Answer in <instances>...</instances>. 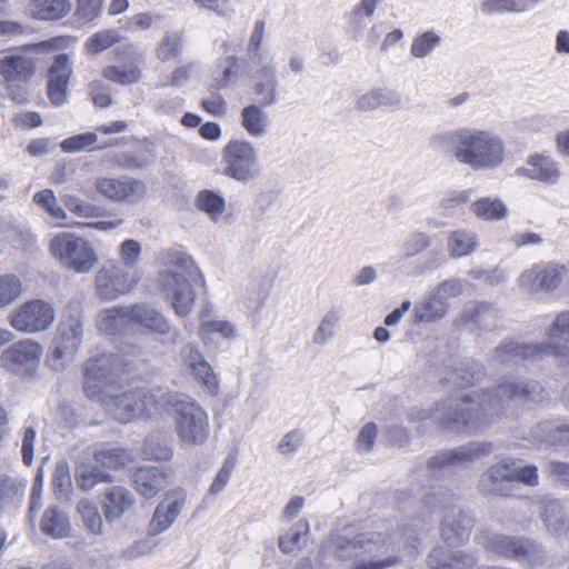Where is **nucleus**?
I'll use <instances>...</instances> for the list:
<instances>
[{"label":"nucleus","mask_w":569,"mask_h":569,"mask_svg":"<svg viewBox=\"0 0 569 569\" xmlns=\"http://www.w3.org/2000/svg\"><path fill=\"white\" fill-rule=\"evenodd\" d=\"M77 510L88 531L92 535L102 533V518L93 502L88 499H82L78 502Z\"/></svg>","instance_id":"6e6d98bb"},{"label":"nucleus","mask_w":569,"mask_h":569,"mask_svg":"<svg viewBox=\"0 0 569 569\" xmlns=\"http://www.w3.org/2000/svg\"><path fill=\"white\" fill-rule=\"evenodd\" d=\"M142 66L143 59L140 54L131 61L106 67L102 70V76L111 82L130 86L141 81Z\"/></svg>","instance_id":"72a5a7b5"},{"label":"nucleus","mask_w":569,"mask_h":569,"mask_svg":"<svg viewBox=\"0 0 569 569\" xmlns=\"http://www.w3.org/2000/svg\"><path fill=\"white\" fill-rule=\"evenodd\" d=\"M196 206L213 222L220 221L226 211L224 198L212 190L200 191L196 198Z\"/></svg>","instance_id":"c03bdc74"},{"label":"nucleus","mask_w":569,"mask_h":569,"mask_svg":"<svg viewBox=\"0 0 569 569\" xmlns=\"http://www.w3.org/2000/svg\"><path fill=\"white\" fill-rule=\"evenodd\" d=\"M266 23L263 20H257L253 24L248 44L247 52L253 64H262L263 61L269 60L262 50V41L264 38Z\"/></svg>","instance_id":"5fc2aeb1"},{"label":"nucleus","mask_w":569,"mask_h":569,"mask_svg":"<svg viewBox=\"0 0 569 569\" xmlns=\"http://www.w3.org/2000/svg\"><path fill=\"white\" fill-rule=\"evenodd\" d=\"M66 208L81 218H98L102 216L101 208L76 196L67 194L63 197Z\"/></svg>","instance_id":"0e129e2a"},{"label":"nucleus","mask_w":569,"mask_h":569,"mask_svg":"<svg viewBox=\"0 0 569 569\" xmlns=\"http://www.w3.org/2000/svg\"><path fill=\"white\" fill-rule=\"evenodd\" d=\"M341 319L337 309L328 310L321 318L319 326L313 332L312 341L316 345H325L335 336V330Z\"/></svg>","instance_id":"603ef678"},{"label":"nucleus","mask_w":569,"mask_h":569,"mask_svg":"<svg viewBox=\"0 0 569 569\" xmlns=\"http://www.w3.org/2000/svg\"><path fill=\"white\" fill-rule=\"evenodd\" d=\"M98 192L114 202H138L147 193L143 181L133 178H99L96 181Z\"/></svg>","instance_id":"aec40b11"},{"label":"nucleus","mask_w":569,"mask_h":569,"mask_svg":"<svg viewBox=\"0 0 569 569\" xmlns=\"http://www.w3.org/2000/svg\"><path fill=\"white\" fill-rule=\"evenodd\" d=\"M131 480L141 497L151 499L168 487L169 473L157 466H142L132 472Z\"/></svg>","instance_id":"393cba45"},{"label":"nucleus","mask_w":569,"mask_h":569,"mask_svg":"<svg viewBox=\"0 0 569 569\" xmlns=\"http://www.w3.org/2000/svg\"><path fill=\"white\" fill-rule=\"evenodd\" d=\"M566 267L556 262L533 263L523 270L517 282L519 287L529 293L550 292L562 282Z\"/></svg>","instance_id":"2eb2a0df"},{"label":"nucleus","mask_w":569,"mask_h":569,"mask_svg":"<svg viewBox=\"0 0 569 569\" xmlns=\"http://www.w3.org/2000/svg\"><path fill=\"white\" fill-rule=\"evenodd\" d=\"M222 173L241 184H248L261 176L259 153L246 139H231L221 150Z\"/></svg>","instance_id":"9d476101"},{"label":"nucleus","mask_w":569,"mask_h":569,"mask_svg":"<svg viewBox=\"0 0 569 569\" xmlns=\"http://www.w3.org/2000/svg\"><path fill=\"white\" fill-rule=\"evenodd\" d=\"M94 460L108 469H119L133 461L131 451L123 448H102L93 453Z\"/></svg>","instance_id":"49530a36"},{"label":"nucleus","mask_w":569,"mask_h":569,"mask_svg":"<svg viewBox=\"0 0 569 569\" xmlns=\"http://www.w3.org/2000/svg\"><path fill=\"white\" fill-rule=\"evenodd\" d=\"M476 562L473 555L461 551L449 556L440 547L435 548L428 557V565L432 569H470Z\"/></svg>","instance_id":"f704fd0d"},{"label":"nucleus","mask_w":569,"mask_h":569,"mask_svg":"<svg viewBox=\"0 0 569 569\" xmlns=\"http://www.w3.org/2000/svg\"><path fill=\"white\" fill-rule=\"evenodd\" d=\"M139 281L134 270H127L116 261H106L97 271V295L104 300H114L130 292Z\"/></svg>","instance_id":"ddd939ff"},{"label":"nucleus","mask_w":569,"mask_h":569,"mask_svg":"<svg viewBox=\"0 0 569 569\" xmlns=\"http://www.w3.org/2000/svg\"><path fill=\"white\" fill-rule=\"evenodd\" d=\"M82 342V320L79 315H63L53 338L54 369H61L77 355Z\"/></svg>","instance_id":"4468645a"},{"label":"nucleus","mask_w":569,"mask_h":569,"mask_svg":"<svg viewBox=\"0 0 569 569\" xmlns=\"http://www.w3.org/2000/svg\"><path fill=\"white\" fill-rule=\"evenodd\" d=\"M72 74L69 56L57 54L47 72V93L52 104L59 107L68 99V83Z\"/></svg>","instance_id":"4be33fe9"},{"label":"nucleus","mask_w":569,"mask_h":569,"mask_svg":"<svg viewBox=\"0 0 569 569\" xmlns=\"http://www.w3.org/2000/svg\"><path fill=\"white\" fill-rule=\"evenodd\" d=\"M310 523L307 519L296 522L286 533L279 537V548L283 553H292L307 545Z\"/></svg>","instance_id":"a19ab883"},{"label":"nucleus","mask_w":569,"mask_h":569,"mask_svg":"<svg viewBox=\"0 0 569 569\" xmlns=\"http://www.w3.org/2000/svg\"><path fill=\"white\" fill-rule=\"evenodd\" d=\"M22 291L23 284L20 277L12 273L0 276V309L16 301Z\"/></svg>","instance_id":"864d4df0"},{"label":"nucleus","mask_w":569,"mask_h":569,"mask_svg":"<svg viewBox=\"0 0 569 569\" xmlns=\"http://www.w3.org/2000/svg\"><path fill=\"white\" fill-rule=\"evenodd\" d=\"M200 332L201 335H219L223 339H234L237 331L234 326L224 319L210 318L208 313H202L200 319Z\"/></svg>","instance_id":"8fccbe9b"},{"label":"nucleus","mask_w":569,"mask_h":569,"mask_svg":"<svg viewBox=\"0 0 569 569\" xmlns=\"http://www.w3.org/2000/svg\"><path fill=\"white\" fill-rule=\"evenodd\" d=\"M33 72L34 62L28 56L10 53L0 58V78L6 82L27 81Z\"/></svg>","instance_id":"c756f323"},{"label":"nucleus","mask_w":569,"mask_h":569,"mask_svg":"<svg viewBox=\"0 0 569 569\" xmlns=\"http://www.w3.org/2000/svg\"><path fill=\"white\" fill-rule=\"evenodd\" d=\"M520 0H483L480 10L483 14L520 13Z\"/></svg>","instance_id":"774afa93"},{"label":"nucleus","mask_w":569,"mask_h":569,"mask_svg":"<svg viewBox=\"0 0 569 569\" xmlns=\"http://www.w3.org/2000/svg\"><path fill=\"white\" fill-rule=\"evenodd\" d=\"M191 372L204 392L212 396L218 393L219 380L208 361L194 367Z\"/></svg>","instance_id":"680f3d73"},{"label":"nucleus","mask_w":569,"mask_h":569,"mask_svg":"<svg viewBox=\"0 0 569 569\" xmlns=\"http://www.w3.org/2000/svg\"><path fill=\"white\" fill-rule=\"evenodd\" d=\"M510 475L509 458H503L481 473L478 489L485 496L511 497L515 495V486Z\"/></svg>","instance_id":"412c9836"},{"label":"nucleus","mask_w":569,"mask_h":569,"mask_svg":"<svg viewBox=\"0 0 569 569\" xmlns=\"http://www.w3.org/2000/svg\"><path fill=\"white\" fill-rule=\"evenodd\" d=\"M168 392L162 389L130 388L119 385L99 401L119 422L128 423L137 419L152 418L162 412Z\"/></svg>","instance_id":"39448f33"},{"label":"nucleus","mask_w":569,"mask_h":569,"mask_svg":"<svg viewBox=\"0 0 569 569\" xmlns=\"http://www.w3.org/2000/svg\"><path fill=\"white\" fill-rule=\"evenodd\" d=\"M187 501L183 490L168 492L158 506L148 523V535L156 537L167 531L182 512Z\"/></svg>","instance_id":"a211bd4d"},{"label":"nucleus","mask_w":569,"mask_h":569,"mask_svg":"<svg viewBox=\"0 0 569 569\" xmlns=\"http://www.w3.org/2000/svg\"><path fill=\"white\" fill-rule=\"evenodd\" d=\"M120 34L114 29H106L92 34L86 42V48L92 53H99L120 41Z\"/></svg>","instance_id":"e2e57ef3"},{"label":"nucleus","mask_w":569,"mask_h":569,"mask_svg":"<svg viewBox=\"0 0 569 569\" xmlns=\"http://www.w3.org/2000/svg\"><path fill=\"white\" fill-rule=\"evenodd\" d=\"M449 303L442 302L432 291H429L415 307L417 322H436L446 317Z\"/></svg>","instance_id":"4c0bfd02"},{"label":"nucleus","mask_w":569,"mask_h":569,"mask_svg":"<svg viewBox=\"0 0 569 569\" xmlns=\"http://www.w3.org/2000/svg\"><path fill=\"white\" fill-rule=\"evenodd\" d=\"M56 319L50 301L30 299L14 308L8 317L9 325L22 333H38L49 329Z\"/></svg>","instance_id":"9b49d317"},{"label":"nucleus","mask_w":569,"mask_h":569,"mask_svg":"<svg viewBox=\"0 0 569 569\" xmlns=\"http://www.w3.org/2000/svg\"><path fill=\"white\" fill-rule=\"evenodd\" d=\"M76 481L82 490L89 491L98 483L111 482L112 476L97 466L82 463L77 468Z\"/></svg>","instance_id":"09e8293b"},{"label":"nucleus","mask_w":569,"mask_h":569,"mask_svg":"<svg viewBox=\"0 0 569 569\" xmlns=\"http://www.w3.org/2000/svg\"><path fill=\"white\" fill-rule=\"evenodd\" d=\"M485 375L483 366L476 361H468L459 369H456L450 378L449 382L457 387H467L480 380Z\"/></svg>","instance_id":"3c124183"},{"label":"nucleus","mask_w":569,"mask_h":569,"mask_svg":"<svg viewBox=\"0 0 569 569\" xmlns=\"http://www.w3.org/2000/svg\"><path fill=\"white\" fill-rule=\"evenodd\" d=\"M382 0H359L349 12L346 13L345 32L352 39L358 40L365 34L368 20L373 18Z\"/></svg>","instance_id":"cd10ccee"},{"label":"nucleus","mask_w":569,"mask_h":569,"mask_svg":"<svg viewBox=\"0 0 569 569\" xmlns=\"http://www.w3.org/2000/svg\"><path fill=\"white\" fill-rule=\"evenodd\" d=\"M492 449L493 447L490 442H469L458 448L439 451L429 459L428 467L435 471L468 467L477 460L489 456Z\"/></svg>","instance_id":"dca6fc26"},{"label":"nucleus","mask_w":569,"mask_h":569,"mask_svg":"<svg viewBox=\"0 0 569 569\" xmlns=\"http://www.w3.org/2000/svg\"><path fill=\"white\" fill-rule=\"evenodd\" d=\"M535 403L547 400L542 386L535 380H506L493 389L472 391L459 399H446L431 410L411 409L410 420H431L437 427L458 433H475L490 426L512 399Z\"/></svg>","instance_id":"f257e3e1"},{"label":"nucleus","mask_w":569,"mask_h":569,"mask_svg":"<svg viewBox=\"0 0 569 569\" xmlns=\"http://www.w3.org/2000/svg\"><path fill=\"white\" fill-rule=\"evenodd\" d=\"M432 141L475 171L495 170L507 157L503 140L490 130L465 127L436 134Z\"/></svg>","instance_id":"7ed1b4c3"},{"label":"nucleus","mask_w":569,"mask_h":569,"mask_svg":"<svg viewBox=\"0 0 569 569\" xmlns=\"http://www.w3.org/2000/svg\"><path fill=\"white\" fill-rule=\"evenodd\" d=\"M533 438L540 443L558 446L569 443V423L559 421H541L532 431Z\"/></svg>","instance_id":"58836bf2"},{"label":"nucleus","mask_w":569,"mask_h":569,"mask_svg":"<svg viewBox=\"0 0 569 569\" xmlns=\"http://www.w3.org/2000/svg\"><path fill=\"white\" fill-rule=\"evenodd\" d=\"M41 531L53 539H61L69 535L70 522L67 515L54 507L48 508L41 519Z\"/></svg>","instance_id":"79ce46f5"},{"label":"nucleus","mask_w":569,"mask_h":569,"mask_svg":"<svg viewBox=\"0 0 569 569\" xmlns=\"http://www.w3.org/2000/svg\"><path fill=\"white\" fill-rule=\"evenodd\" d=\"M267 106L251 103L240 112V123L249 137L260 139L267 136L270 130L271 120L263 110Z\"/></svg>","instance_id":"2f4dec72"},{"label":"nucleus","mask_w":569,"mask_h":569,"mask_svg":"<svg viewBox=\"0 0 569 569\" xmlns=\"http://www.w3.org/2000/svg\"><path fill=\"white\" fill-rule=\"evenodd\" d=\"M71 9L70 0H30L26 14L34 20L57 21L66 18Z\"/></svg>","instance_id":"7c9ffc66"},{"label":"nucleus","mask_w":569,"mask_h":569,"mask_svg":"<svg viewBox=\"0 0 569 569\" xmlns=\"http://www.w3.org/2000/svg\"><path fill=\"white\" fill-rule=\"evenodd\" d=\"M136 503L134 496L122 486L107 488L102 499V510L107 521L119 520Z\"/></svg>","instance_id":"c85d7f7f"},{"label":"nucleus","mask_w":569,"mask_h":569,"mask_svg":"<svg viewBox=\"0 0 569 569\" xmlns=\"http://www.w3.org/2000/svg\"><path fill=\"white\" fill-rule=\"evenodd\" d=\"M447 244L450 256L457 259L475 253L480 241L475 231L458 229L449 234Z\"/></svg>","instance_id":"e433bc0d"},{"label":"nucleus","mask_w":569,"mask_h":569,"mask_svg":"<svg viewBox=\"0 0 569 569\" xmlns=\"http://www.w3.org/2000/svg\"><path fill=\"white\" fill-rule=\"evenodd\" d=\"M27 482L18 477L0 475V508L9 506L23 497Z\"/></svg>","instance_id":"de8ad7c7"},{"label":"nucleus","mask_w":569,"mask_h":569,"mask_svg":"<svg viewBox=\"0 0 569 569\" xmlns=\"http://www.w3.org/2000/svg\"><path fill=\"white\" fill-rule=\"evenodd\" d=\"M515 176L539 181L546 186H556L562 178L559 161L548 153L530 154L526 164L515 170Z\"/></svg>","instance_id":"6ab92c4d"},{"label":"nucleus","mask_w":569,"mask_h":569,"mask_svg":"<svg viewBox=\"0 0 569 569\" xmlns=\"http://www.w3.org/2000/svg\"><path fill=\"white\" fill-rule=\"evenodd\" d=\"M472 517L461 509H450L441 520L440 536L449 546H459L466 542L473 528Z\"/></svg>","instance_id":"b1692460"},{"label":"nucleus","mask_w":569,"mask_h":569,"mask_svg":"<svg viewBox=\"0 0 569 569\" xmlns=\"http://www.w3.org/2000/svg\"><path fill=\"white\" fill-rule=\"evenodd\" d=\"M168 412L181 447L203 446L210 437V421L207 411L188 396L167 393L162 411Z\"/></svg>","instance_id":"423d86ee"},{"label":"nucleus","mask_w":569,"mask_h":569,"mask_svg":"<svg viewBox=\"0 0 569 569\" xmlns=\"http://www.w3.org/2000/svg\"><path fill=\"white\" fill-rule=\"evenodd\" d=\"M408 556L415 557L421 548V540L412 529L403 532L389 530H372L349 537L333 533L329 539V548L339 560H351L367 556L368 560L360 561L352 569H387L396 566L401 559V548Z\"/></svg>","instance_id":"f03ea898"},{"label":"nucleus","mask_w":569,"mask_h":569,"mask_svg":"<svg viewBox=\"0 0 569 569\" xmlns=\"http://www.w3.org/2000/svg\"><path fill=\"white\" fill-rule=\"evenodd\" d=\"M471 212L481 220L495 221L502 220L508 214V208L500 198L483 197L476 200L471 207Z\"/></svg>","instance_id":"37998d69"},{"label":"nucleus","mask_w":569,"mask_h":569,"mask_svg":"<svg viewBox=\"0 0 569 569\" xmlns=\"http://www.w3.org/2000/svg\"><path fill=\"white\" fill-rule=\"evenodd\" d=\"M33 202L41 208L49 219L52 227L63 228L72 224L67 221L68 214L66 210L58 203L57 197L51 189H44L36 192L32 198Z\"/></svg>","instance_id":"c9c22d12"},{"label":"nucleus","mask_w":569,"mask_h":569,"mask_svg":"<svg viewBox=\"0 0 569 569\" xmlns=\"http://www.w3.org/2000/svg\"><path fill=\"white\" fill-rule=\"evenodd\" d=\"M128 365L120 355L103 353L88 359L83 368V389L86 395L100 401L106 393L116 389L122 366Z\"/></svg>","instance_id":"1a4fd4ad"},{"label":"nucleus","mask_w":569,"mask_h":569,"mask_svg":"<svg viewBox=\"0 0 569 569\" xmlns=\"http://www.w3.org/2000/svg\"><path fill=\"white\" fill-rule=\"evenodd\" d=\"M548 342L569 343V310L558 313L547 329Z\"/></svg>","instance_id":"69168bd1"},{"label":"nucleus","mask_w":569,"mask_h":569,"mask_svg":"<svg viewBox=\"0 0 569 569\" xmlns=\"http://www.w3.org/2000/svg\"><path fill=\"white\" fill-rule=\"evenodd\" d=\"M166 268L158 274V284L179 317L188 316L194 306V286L201 281V273L194 261L181 252L164 257Z\"/></svg>","instance_id":"20e7f679"},{"label":"nucleus","mask_w":569,"mask_h":569,"mask_svg":"<svg viewBox=\"0 0 569 569\" xmlns=\"http://www.w3.org/2000/svg\"><path fill=\"white\" fill-rule=\"evenodd\" d=\"M442 42L441 34L435 29H429L417 34L410 46V54L417 59L429 57Z\"/></svg>","instance_id":"a18cd8bd"},{"label":"nucleus","mask_w":569,"mask_h":569,"mask_svg":"<svg viewBox=\"0 0 569 569\" xmlns=\"http://www.w3.org/2000/svg\"><path fill=\"white\" fill-rule=\"evenodd\" d=\"M217 72L221 73V77L214 80L213 87L217 89H223L233 84L239 76V67L237 58L234 56H227L220 58L216 64Z\"/></svg>","instance_id":"4d7b16f0"},{"label":"nucleus","mask_w":569,"mask_h":569,"mask_svg":"<svg viewBox=\"0 0 569 569\" xmlns=\"http://www.w3.org/2000/svg\"><path fill=\"white\" fill-rule=\"evenodd\" d=\"M132 330L141 328L149 332L167 335L170 325L163 313L150 303H137L130 306Z\"/></svg>","instance_id":"bb28decb"},{"label":"nucleus","mask_w":569,"mask_h":569,"mask_svg":"<svg viewBox=\"0 0 569 569\" xmlns=\"http://www.w3.org/2000/svg\"><path fill=\"white\" fill-rule=\"evenodd\" d=\"M511 483L516 487L517 482L535 487L538 485L539 475L537 467L523 465L518 460L509 458Z\"/></svg>","instance_id":"13d9d810"},{"label":"nucleus","mask_w":569,"mask_h":569,"mask_svg":"<svg viewBox=\"0 0 569 569\" xmlns=\"http://www.w3.org/2000/svg\"><path fill=\"white\" fill-rule=\"evenodd\" d=\"M431 246V238L428 233L413 231L408 234L402 244L401 252L403 259H410L420 254Z\"/></svg>","instance_id":"bf43d9fd"},{"label":"nucleus","mask_w":569,"mask_h":569,"mask_svg":"<svg viewBox=\"0 0 569 569\" xmlns=\"http://www.w3.org/2000/svg\"><path fill=\"white\" fill-rule=\"evenodd\" d=\"M550 342L525 343L506 340L499 345L492 356L495 365L513 366L522 360H539L549 357Z\"/></svg>","instance_id":"f3484780"},{"label":"nucleus","mask_w":569,"mask_h":569,"mask_svg":"<svg viewBox=\"0 0 569 569\" xmlns=\"http://www.w3.org/2000/svg\"><path fill=\"white\" fill-rule=\"evenodd\" d=\"M43 347L32 340L22 339L11 343L0 353V367L21 377L32 376L41 361Z\"/></svg>","instance_id":"f8f14e48"},{"label":"nucleus","mask_w":569,"mask_h":569,"mask_svg":"<svg viewBox=\"0 0 569 569\" xmlns=\"http://www.w3.org/2000/svg\"><path fill=\"white\" fill-rule=\"evenodd\" d=\"M118 253L119 264L127 268V270H134L142 254V246L138 240L127 239L120 243Z\"/></svg>","instance_id":"052dcab7"},{"label":"nucleus","mask_w":569,"mask_h":569,"mask_svg":"<svg viewBox=\"0 0 569 569\" xmlns=\"http://www.w3.org/2000/svg\"><path fill=\"white\" fill-rule=\"evenodd\" d=\"M475 539L487 553L516 560L521 565L537 566L546 558L543 547L531 539L508 536L489 529L481 530Z\"/></svg>","instance_id":"0eeeda50"},{"label":"nucleus","mask_w":569,"mask_h":569,"mask_svg":"<svg viewBox=\"0 0 569 569\" xmlns=\"http://www.w3.org/2000/svg\"><path fill=\"white\" fill-rule=\"evenodd\" d=\"M99 329L107 335H119L132 330L130 306H117L103 310L98 320Z\"/></svg>","instance_id":"473e14b6"},{"label":"nucleus","mask_w":569,"mask_h":569,"mask_svg":"<svg viewBox=\"0 0 569 569\" xmlns=\"http://www.w3.org/2000/svg\"><path fill=\"white\" fill-rule=\"evenodd\" d=\"M542 518L547 530L552 536L563 537L569 533V516L559 501L546 502Z\"/></svg>","instance_id":"ea45409f"},{"label":"nucleus","mask_w":569,"mask_h":569,"mask_svg":"<svg viewBox=\"0 0 569 569\" xmlns=\"http://www.w3.org/2000/svg\"><path fill=\"white\" fill-rule=\"evenodd\" d=\"M151 538L152 537L148 535V537L136 540L133 543L122 550L121 557L124 560L131 561L136 560L137 558L153 553L158 547V541H154Z\"/></svg>","instance_id":"338daca9"},{"label":"nucleus","mask_w":569,"mask_h":569,"mask_svg":"<svg viewBox=\"0 0 569 569\" xmlns=\"http://www.w3.org/2000/svg\"><path fill=\"white\" fill-rule=\"evenodd\" d=\"M49 252L63 268L77 273L89 272L98 262L92 243L71 231L54 234L49 243Z\"/></svg>","instance_id":"6e6552de"},{"label":"nucleus","mask_w":569,"mask_h":569,"mask_svg":"<svg viewBox=\"0 0 569 569\" xmlns=\"http://www.w3.org/2000/svg\"><path fill=\"white\" fill-rule=\"evenodd\" d=\"M257 68L252 74L253 92L261 106H273L279 100V79L277 64L273 58L254 64Z\"/></svg>","instance_id":"5701e85b"},{"label":"nucleus","mask_w":569,"mask_h":569,"mask_svg":"<svg viewBox=\"0 0 569 569\" xmlns=\"http://www.w3.org/2000/svg\"><path fill=\"white\" fill-rule=\"evenodd\" d=\"M458 321L472 323L480 330L491 331L502 327V315L490 302H473L463 308Z\"/></svg>","instance_id":"a878e982"}]
</instances>
